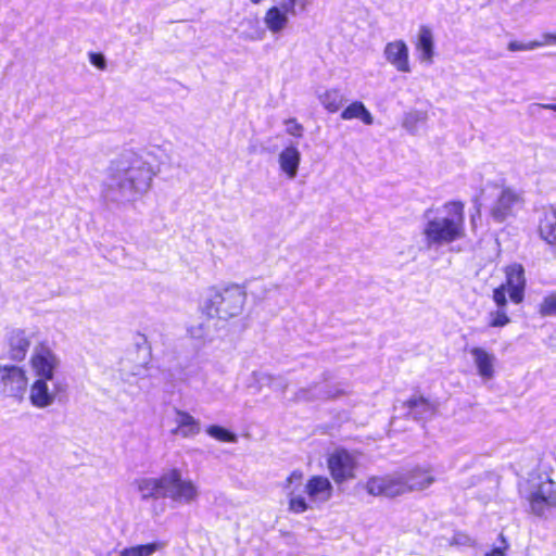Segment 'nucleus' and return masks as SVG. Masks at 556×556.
<instances>
[{
	"label": "nucleus",
	"mask_w": 556,
	"mask_h": 556,
	"mask_svg": "<svg viewBox=\"0 0 556 556\" xmlns=\"http://www.w3.org/2000/svg\"><path fill=\"white\" fill-rule=\"evenodd\" d=\"M506 281L502 286H506L511 302L519 304L523 300L526 279L523 268L519 264H511L506 267Z\"/></svg>",
	"instance_id": "obj_18"
},
{
	"label": "nucleus",
	"mask_w": 556,
	"mask_h": 556,
	"mask_svg": "<svg viewBox=\"0 0 556 556\" xmlns=\"http://www.w3.org/2000/svg\"><path fill=\"white\" fill-rule=\"evenodd\" d=\"M175 429L173 433L181 438H193L201 431V424L189 413L177 409L175 412Z\"/></svg>",
	"instance_id": "obj_21"
},
{
	"label": "nucleus",
	"mask_w": 556,
	"mask_h": 556,
	"mask_svg": "<svg viewBox=\"0 0 556 556\" xmlns=\"http://www.w3.org/2000/svg\"><path fill=\"white\" fill-rule=\"evenodd\" d=\"M28 364L33 381L28 382L27 400L34 408L47 409L66 392L60 375L61 358L47 343H39L34 348Z\"/></svg>",
	"instance_id": "obj_2"
},
{
	"label": "nucleus",
	"mask_w": 556,
	"mask_h": 556,
	"mask_svg": "<svg viewBox=\"0 0 556 556\" xmlns=\"http://www.w3.org/2000/svg\"><path fill=\"white\" fill-rule=\"evenodd\" d=\"M199 484L185 477L179 468L164 471V500H168L173 507L188 506L200 498Z\"/></svg>",
	"instance_id": "obj_6"
},
{
	"label": "nucleus",
	"mask_w": 556,
	"mask_h": 556,
	"mask_svg": "<svg viewBox=\"0 0 556 556\" xmlns=\"http://www.w3.org/2000/svg\"><path fill=\"white\" fill-rule=\"evenodd\" d=\"M403 494L410 491H421L434 482V477L428 469L414 468L400 472Z\"/></svg>",
	"instance_id": "obj_19"
},
{
	"label": "nucleus",
	"mask_w": 556,
	"mask_h": 556,
	"mask_svg": "<svg viewBox=\"0 0 556 556\" xmlns=\"http://www.w3.org/2000/svg\"><path fill=\"white\" fill-rule=\"evenodd\" d=\"M247 28L242 31V37L249 41H262L268 31L266 27H262L257 20H247L244 22Z\"/></svg>",
	"instance_id": "obj_27"
},
{
	"label": "nucleus",
	"mask_w": 556,
	"mask_h": 556,
	"mask_svg": "<svg viewBox=\"0 0 556 556\" xmlns=\"http://www.w3.org/2000/svg\"><path fill=\"white\" fill-rule=\"evenodd\" d=\"M166 542L153 541L146 544L127 546L118 552V556H152L165 549Z\"/></svg>",
	"instance_id": "obj_24"
},
{
	"label": "nucleus",
	"mask_w": 556,
	"mask_h": 556,
	"mask_svg": "<svg viewBox=\"0 0 556 556\" xmlns=\"http://www.w3.org/2000/svg\"><path fill=\"white\" fill-rule=\"evenodd\" d=\"M404 405L415 419H427L435 413V405L422 396H413Z\"/></svg>",
	"instance_id": "obj_23"
},
{
	"label": "nucleus",
	"mask_w": 556,
	"mask_h": 556,
	"mask_svg": "<svg viewBox=\"0 0 556 556\" xmlns=\"http://www.w3.org/2000/svg\"><path fill=\"white\" fill-rule=\"evenodd\" d=\"M383 59L397 73L409 74L412 72L409 48L403 39H394L383 47Z\"/></svg>",
	"instance_id": "obj_13"
},
{
	"label": "nucleus",
	"mask_w": 556,
	"mask_h": 556,
	"mask_svg": "<svg viewBox=\"0 0 556 556\" xmlns=\"http://www.w3.org/2000/svg\"><path fill=\"white\" fill-rule=\"evenodd\" d=\"M525 498L532 514L546 517L556 509V482L549 478L532 481Z\"/></svg>",
	"instance_id": "obj_9"
},
{
	"label": "nucleus",
	"mask_w": 556,
	"mask_h": 556,
	"mask_svg": "<svg viewBox=\"0 0 556 556\" xmlns=\"http://www.w3.org/2000/svg\"><path fill=\"white\" fill-rule=\"evenodd\" d=\"M245 300L247 293L239 285L213 287L207 290L200 311L207 318L227 320L242 313Z\"/></svg>",
	"instance_id": "obj_5"
},
{
	"label": "nucleus",
	"mask_w": 556,
	"mask_h": 556,
	"mask_svg": "<svg viewBox=\"0 0 556 556\" xmlns=\"http://www.w3.org/2000/svg\"><path fill=\"white\" fill-rule=\"evenodd\" d=\"M206 433L211 438H213L219 442L236 443L238 440V438L235 433H232L231 431H229L228 429H226L224 427L216 426V425L208 426L206 428Z\"/></svg>",
	"instance_id": "obj_28"
},
{
	"label": "nucleus",
	"mask_w": 556,
	"mask_h": 556,
	"mask_svg": "<svg viewBox=\"0 0 556 556\" xmlns=\"http://www.w3.org/2000/svg\"><path fill=\"white\" fill-rule=\"evenodd\" d=\"M90 63L97 68L103 71L106 68V60L103 54L91 52L89 53Z\"/></svg>",
	"instance_id": "obj_35"
},
{
	"label": "nucleus",
	"mask_w": 556,
	"mask_h": 556,
	"mask_svg": "<svg viewBox=\"0 0 556 556\" xmlns=\"http://www.w3.org/2000/svg\"><path fill=\"white\" fill-rule=\"evenodd\" d=\"M426 118V114L419 111H414L408 113L404 118V126L410 127L414 123L424 121Z\"/></svg>",
	"instance_id": "obj_36"
},
{
	"label": "nucleus",
	"mask_w": 556,
	"mask_h": 556,
	"mask_svg": "<svg viewBox=\"0 0 556 556\" xmlns=\"http://www.w3.org/2000/svg\"><path fill=\"white\" fill-rule=\"evenodd\" d=\"M286 131L293 137L300 138L303 136V126L295 119H288L286 122Z\"/></svg>",
	"instance_id": "obj_34"
},
{
	"label": "nucleus",
	"mask_w": 556,
	"mask_h": 556,
	"mask_svg": "<svg viewBox=\"0 0 556 556\" xmlns=\"http://www.w3.org/2000/svg\"><path fill=\"white\" fill-rule=\"evenodd\" d=\"M489 195H495V200L490 204V213L498 222H503L513 215L515 210L519 208L523 203L520 192L513 188L501 187L491 182H488L481 190V204H483Z\"/></svg>",
	"instance_id": "obj_8"
},
{
	"label": "nucleus",
	"mask_w": 556,
	"mask_h": 556,
	"mask_svg": "<svg viewBox=\"0 0 556 556\" xmlns=\"http://www.w3.org/2000/svg\"><path fill=\"white\" fill-rule=\"evenodd\" d=\"M510 323L506 308L497 307L489 313V326L492 328H502Z\"/></svg>",
	"instance_id": "obj_29"
},
{
	"label": "nucleus",
	"mask_w": 556,
	"mask_h": 556,
	"mask_svg": "<svg viewBox=\"0 0 556 556\" xmlns=\"http://www.w3.org/2000/svg\"><path fill=\"white\" fill-rule=\"evenodd\" d=\"M303 479V472L294 470L282 484L287 496L288 511L294 515L320 508L333 495V485L329 478L315 475L309 477L305 483Z\"/></svg>",
	"instance_id": "obj_4"
},
{
	"label": "nucleus",
	"mask_w": 556,
	"mask_h": 556,
	"mask_svg": "<svg viewBox=\"0 0 556 556\" xmlns=\"http://www.w3.org/2000/svg\"><path fill=\"white\" fill-rule=\"evenodd\" d=\"M312 0H280L266 9L263 24L273 36H281L290 25L292 17L305 12Z\"/></svg>",
	"instance_id": "obj_7"
},
{
	"label": "nucleus",
	"mask_w": 556,
	"mask_h": 556,
	"mask_svg": "<svg viewBox=\"0 0 556 556\" xmlns=\"http://www.w3.org/2000/svg\"><path fill=\"white\" fill-rule=\"evenodd\" d=\"M506 541L502 538L501 545L494 547L486 556H505V549L507 548Z\"/></svg>",
	"instance_id": "obj_37"
},
{
	"label": "nucleus",
	"mask_w": 556,
	"mask_h": 556,
	"mask_svg": "<svg viewBox=\"0 0 556 556\" xmlns=\"http://www.w3.org/2000/svg\"><path fill=\"white\" fill-rule=\"evenodd\" d=\"M365 489L374 496L394 497L403 494L400 472L370 477L365 483Z\"/></svg>",
	"instance_id": "obj_14"
},
{
	"label": "nucleus",
	"mask_w": 556,
	"mask_h": 556,
	"mask_svg": "<svg viewBox=\"0 0 556 556\" xmlns=\"http://www.w3.org/2000/svg\"><path fill=\"white\" fill-rule=\"evenodd\" d=\"M542 38H543V40H541L540 42H543V46L554 45V43L556 45V34L546 33V34L542 35Z\"/></svg>",
	"instance_id": "obj_38"
},
{
	"label": "nucleus",
	"mask_w": 556,
	"mask_h": 556,
	"mask_svg": "<svg viewBox=\"0 0 556 556\" xmlns=\"http://www.w3.org/2000/svg\"><path fill=\"white\" fill-rule=\"evenodd\" d=\"M251 3L253 4H260L262 3L264 0H249Z\"/></svg>",
	"instance_id": "obj_41"
},
{
	"label": "nucleus",
	"mask_w": 556,
	"mask_h": 556,
	"mask_svg": "<svg viewBox=\"0 0 556 556\" xmlns=\"http://www.w3.org/2000/svg\"><path fill=\"white\" fill-rule=\"evenodd\" d=\"M323 108L329 113L338 112L345 102V97L339 88H330L318 94Z\"/></svg>",
	"instance_id": "obj_26"
},
{
	"label": "nucleus",
	"mask_w": 556,
	"mask_h": 556,
	"mask_svg": "<svg viewBox=\"0 0 556 556\" xmlns=\"http://www.w3.org/2000/svg\"><path fill=\"white\" fill-rule=\"evenodd\" d=\"M136 488L142 501H153L151 510L155 516L165 511L164 500V471L159 477H146L136 480Z\"/></svg>",
	"instance_id": "obj_12"
},
{
	"label": "nucleus",
	"mask_w": 556,
	"mask_h": 556,
	"mask_svg": "<svg viewBox=\"0 0 556 556\" xmlns=\"http://www.w3.org/2000/svg\"><path fill=\"white\" fill-rule=\"evenodd\" d=\"M28 390V376L23 366L0 364V396L23 402Z\"/></svg>",
	"instance_id": "obj_10"
},
{
	"label": "nucleus",
	"mask_w": 556,
	"mask_h": 556,
	"mask_svg": "<svg viewBox=\"0 0 556 556\" xmlns=\"http://www.w3.org/2000/svg\"><path fill=\"white\" fill-rule=\"evenodd\" d=\"M33 334L25 329L13 328L7 333V344L10 358L16 362L25 359Z\"/></svg>",
	"instance_id": "obj_17"
},
{
	"label": "nucleus",
	"mask_w": 556,
	"mask_h": 556,
	"mask_svg": "<svg viewBox=\"0 0 556 556\" xmlns=\"http://www.w3.org/2000/svg\"><path fill=\"white\" fill-rule=\"evenodd\" d=\"M417 59L421 64L431 65L435 56L434 34L430 26L420 25L414 41Z\"/></svg>",
	"instance_id": "obj_16"
},
{
	"label": "nucleus",
	"mask_w": 556,
	"mask_h": 556,
	"mask_svg": "<svg viewBox=\"0 0 556 556\" xmlns=\"http://www.w3.org/2000/svg\"><path fill=\"white\" fill-rule=\"evenodd\" d=\"M538 231L542 240L556 245V210L554 207L548 206L541 211Z\"/></svg>",
	"instance_id": "obj_22"
},
{
	"label": "nucleus",
	"mask_w": 556,
	"mask_h": 556,
	"mask_svg": "<svg viewBox=\"0 0 556 556\" xmlns=\"http://www.w3.org/2000/svg\"><path fill=\"white\" fill-rule=\"evenodd\" d=\"M344 121L359 119L363 124L369 126L374 124V116L361 101L350 103L341 113Z\"/></svg>",
	"instance_id": "obj_25"
},
{
	"label": "nucleus",
	"mask_w": 556,
	"mask_h": 556,
	"mask_svg": "<svg viewBox=\"0 0 556 556\" xmlns=\"http://www.w3.org/2000/svg\"><path fill=\"white\" fill-rule=\"evenodd\" d=\"M421 233L429 249L463 239L466 233L464 203L451 201L440 207L427 210Z\"/></svg>",
	"instance_id": "obj_3"
},
{
	"label": "nucleus",
	"mask_w": 556,
	"mask_h": 556,
	"mask_svg": "<svg viewBox=\"0 0 556 556\" xmlns=\"http://www.w3.org/2000/svg\"><path fill=\"white\" fill-rule=\"evenodd\" d=\"M300 163L301 153L294 144L283 148L278 155L279 168L288 179L296 177Z\"/></svg>",
	"instance_id": "obj_20"
},
{
	"label": "nucleus",
	"mask_w": 556,
	"mask_h": 556,
	"mask_svg": "<svg viewBox=\"0 0 556 556\" xmlns=\"http://www.w3.org/2000/svg\"><path fill=\"white\" fill-rule=\"evenodd\" d=\"M542 108L545 109V110L554 111L556 113V103H553V104H542Z\"/></svg>",
	"instance_id": "obj_39"
},
{
	"label": "nucleus",
	"mask_w": 556,
	"mask_h": 556,
	"mask_svg": "<svg viewBox=\"0 0 556 556\" xmlns=\"http://www.w3.org/2000/svg\"><path fill=\"white\" fill-rule=\"evenodd\" d=\"M328 470L336 483H343L355 478L358 456L343 448L333 451L327 459Z\"/></svg>",
	"instance_id": "obj_11"
},
{
	"label": "nucleus",
	"mask_w": 556,
	"mask_h": 556,
	"mask_svg": "<svg viewBox=\"0 0 556 556\" xmlns=\"http://www.w3.org/2000/svg\"><path fill=\"white\" fill-rule=\"evenodd\" d=\"M541 47H543V42H540V40H532L527 42L521 40H511L507 45V49L510 52L532 51Z\"/></svg>",
	"instance_id": "obj_30"
},
{
	"label": "nucleus",
	"mask_w": 556,
	"mask_h": 556,
	"mask_svg": "<svg viewBox=\"0 0 556 556\" xmlns=\"http://www.w3.org/2000/svg\"><path fill=\"white\" fill-rule=\"evenodd\" d=\"M189 334L198 340H205L208 338V329L203 323L192 324L188 327Z\"/></svg>",
	"instance_id": "obj_32"
},
{
	"label": "nucleus",
	"mask_w": 556,
	"mask_h": 556,
	"mask_svg": "<svg viewBox=\"0 0 556 556\" xmlns=\"http://www.w3.org/2000/svg\"><path fill=\"white\" fill-rule=\"evenodd\" d=\"M340 393H342V391L336 390V392H333V393H330V392L327 393L326 396L327 397H337Z\"/></svg>",
	"instance_id": "obj_40"
},
{
	"label": "nucleus",
	"mask_w": 556,
	"mask_h": 556,
	"mask_svg": "<svg viewBox=\"0 0 556 556\" xmlns=\"http://www.w3.org/2000/svg\"><path fill=\"white\" fill-rule=\"evenodd\" d=\"M540 314L542 316H556V294L545 296L540 304Z\"/></svg>",
	"instance_id": "obj_31"
},
{
	"label": "nucleus",
	"mask_w": 556,
	"mask_h": 556,
	"mask_svg": "<svg viewBox=\"0 0 556 556\" xmlns=\"http://www.w3.org/2000/svg\"><path fill=\"white\" fill-rule=\"evenodd\" d=\"M156 175L157 168L151 152L125 151L110 167L103 197L117 204L135 203L151 190Z\"/></svg>",
	"instance_id": "obj_1"
},
{
	"label": "nucleus",
	"mask_w": 556,
	"mask_h": 556,
	"mask_svg": "<svg viewBox=\"0 0 556 556\" xmlns=\"http://www.w3.org/2000/svg\"><path fill=\"white\" fill-rule=\"evenodd\" d=\"M506 293H508L506 286H500L493 291V301L497 307L506 308L507 300Z\"/></svg>",
	"instance_id": "obj_33"
},
{
	"label": "nucleus",
	"mask_w": 556,
	"mask_h": 556,
	"mask_svg": "<svg viewBox=\"0 0 556 556\" xmlns=\"http://www.w3.org/2000/svg\"><path fill=\"white\" fill-rule=\"evenodd\" d=\"M467 351L471 358L477 375L483 381L492 380L496 374V355L483 346H471Z\"/></svg>",
	"instance_id": "obj_15"
}]
</instances>
